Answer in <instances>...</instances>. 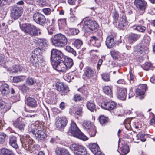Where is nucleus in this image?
Masks as SVG:
<instances>
[{"label": "nucleus", "mask_w": 155, "mask_h": 155, "mask_svg": "<svg viewBox=\"0 0 155 155\" xmlns=\"http://www.w3.org/2000/svg\"><path fill=\"white\" fill-rule=\"evenodd\" d=\"M33 54L31 57L30 61L32 65L35 68L41 66L44 61L42 56L41 55V50L39 48L35 49L33 51Z\"/></svg>", "instance_id": "nucleus-1"}, {"label": "nucleus", "mask_w": 155, "mask_h": 155, "mask_svg": "<svg viewBox=\"0 0 155 155\" xmlns=\"http://www.w3.org/2000/svg\"><path fill=\"white\" fill-rule=\"evenodd\" d=\"M140 37L139 35L135 34L130 33L129 35L128 41L130 43H132L139 39Z\"/></svg>", "instance_id": "nucleus-26"}, {"label": "nucleus", "mask_w": 155, "mask_h": 155, "mask_svg": "<svg viewBox=\"0 0 155 155\" xmlns=\"http://www.w3.org/2000/svg\"><path fill=\"white\" fill-rule=\"evenodd\" d=\"M70 148L77 155H85L87 153L86 149L83 146H70Z\"/></svg>", "instance_id": "nucleus-12"}, {"label": "nucleus", "mask_w": 155, "mask_h": 155, "mask_svg": "<svg viewBox=\"0 0 155 155\" xmlns=\"http://www.w3.org/2000/svg\"><path fill=\"white\" fill-rule=\"evenodd\" d=\"M23 147L26 150L31 153L33 152L37 149L35 146H23Z\"/></svg>", "instance_id": "nucleus-39"}, {"label": "nucleus", "mask_w": 155, "mask_h": 155, "mask_svg": "<svg viewBox=\"0 0 155 155\" xmlns=\"http://www.w3.org/2000/svg\"><path fill=\"white\" fill-rule=\"evenodd\" d=\"M106 44L107 47L109 48H111L115 45V41L113 36H109L107 38Z\"/></svg>", "instance_id": "nucleus-23"}, {"label": "nucleus", "mask_w": 155, "mask_h": 155, "mask_svg": "<svg viewBox=\"0 0 155 155\" xmlns=\"http://www.w3.org/2000/svg\"><path fill=\"white\" fill-rule=\"evenodd\" d=\"M92 128L88 130V132L91 137H94L96 134V131L95 126H92Z\"/></svg>", "instance_id": "nucleus-41"}, {"label": "nucleus", "mask_w": 155, "mask_h": 155, "mask_svg": "<svg viewBox=\"0 0 155 155\" xmlns=\"http://www.w3.org/2000/svg\"><path fill=\"white\" fill-rule=\"evenodd\" d=\"M74 98V101L76 102L80 101L82 99V98L78 94L75 95Z\"/></svg>", "instance_id": "nucleus-56"}, {"label": "nucleus", "mask_w": 155, "mask_h": 155, "mask_svg": "<svg viewBox=\"0 0 155 155\" xmlns=\"http://www.w3.org/2000/svg\"><path fill=\"white\" fill-rule=\"evenodd\" d=\"M56 86L57 90L62 94V95L68 93L69 91L68 87L64 85L62 82L57 83Z\"/></svg>", "instance_id": "nucleus-16"}, {"label": "nucleus", "mask_w": 155, "mask_h": 155, "mask_svg": "<svg viewBox=\"0 0 155 155\" xmlns=\"http://www.w3.org/2000/svg\"><path fill=\"white\" fill-rule=\"evenodd\" d=\"M19 89L23 92H26L28 90V88L26 86L24 85L20 86H19Z\"/></svg>", "instance_id": "nucleus-57"}, {"label": "nucleus", "mask_w": 155, "mask_h": 155, "mask_svg": "<svg viewBox=\"0 0 155 155\" xmlns=\"http://www.w3.org/2000/svg\"><path fill=\"white\" fill-rule=\"evenodd\" d=\"M63 54L60 50L53 49L51 51V60L54 61L61 59L63 57Z\"/></svg>", "instance_id": "nucleus-8"}, {"label": "nucleus", "mask_w": 155, "mask_h": 155, "mask_svg": "<svg viewBox=\"0 0 155 155\" xmlns=\"http://www.w3.org/2000/svg\"><path fill=\"white\" fill-rule=\"evenodd\" d=\"M146 27L143 26L139 25L137 26L135 28V29L138 31L143 33L146 30Z\"/></svg>", "instance_id": "nucleus-47"}, {"label": "nucleus", "mask_w": 155, "mask_h": 155, "mask_svg": "<svg viewBox=\"0 0 155 155\" xmlns=\"http://www.w3.org/2000/svg\"><path fill=\"white\" fill-rule=\"evenodd\" d=\"M63 61L68 69L71 68L73 64V60L68 57H64Z\"/></svg>", "instance_id": "nucleus-28"}, {"label": "nucleus", "mask_w": 155, "mask_h": 155, "mask_svg": "<svg viewBox=\"0 0 155 155\" xmlns=\"http://www.w3.org/2000/svg\"><path fill=\"white\" fill-rule=\"evenodd\" d=\"M150 41V37L148 36H145L143 38V42L148 44L149 43Z\"/></svg>", "instance_id": "nucleus-54"}, {"label": "nucleus", "mask_w": 155, "mask_h": 155, "mask_svg": "<svg viewBox=\"0 0 155 155\" xmlns=\"http://www.w3.org/2000/svg\"><path fill=\"white\" fill-rule=\"evenodd\" d=\"M83 44L82 41L79 39L76 40L74 43V45L78 49Z\"/></svg>", "instance_id": "nucleus-43"}, {"label": "nucleus", "mask_w": 155, "mask_h": 155, "mask_svg": "<svg viewBox=\"0 0 155 155\" xmlns=\"http://www.w3.org/2000/svg\"><path fill=\"white\" fill-rule=\"evenodd\" d=\"M103 90L106 94L110 96H112V91L110 87L108 86H105L103 88Z\"/></svg>", "instance_id": "nucleus-37"}, {"label": "nucleus", "mask_w": 155, "mask_h": 155, "mask_svg": "<svg viewBox=\"0 0 155 155\" xmlns=\"http://www.w3.org/2000/svg\"><path fill=\"white\" fill-rule=\"evenodd\" d=\"M23 137L26 141V143L25 144V145H30L33 144L34 142L33 140L29 137L28 135H24Z\"/></svg>", "instance_id": "nucleus-34"}, {"label": "nucleus", "mask_w": 155, "mask_h": 155, "mask_svg": "<svg viewBox=\"0 0 155 155\" xmlns=\"http://www.w3.org/2000/svg\"><path fill=\"white\" fill-rule=\"evenodd\" d=\"M34 41L35 43L41 47L42 48L46 47L48 45V41L44 39L36 38L34 40Z\"/></svg>", "instance_id": "nucleus-19"}, {"label": "nucleus", "mask_w": 155, "mask_h": 155, "mask_svg": "<svg viewBox=\"0 0 155 155\" xmlns=\"http://www.w3.org/2000/svg\"><path fill=\"white\" fill-rule=\"evenodd\" d=\"M34 21L37 24L43 25L46 21L45 16L39 12H36L33 15Z\"/></svg>", "instance_id": "nucleus-13"}, {"label": "nucleus", "mask_w": 155, "mask_h": 155, "mask_svg": "<svg viewBox=\"0 0 155 155\" xmlns=\"http://www.w3.org/2000/svg\"><path fill=\"white\" fill-rule=\"evenodd\" d=\"M119 17V14L116 12L113 13V17L114 20V22H116L115 21L118 19Z\"/></svg>", "instance_id": "nucleus-62"}, {"label": "nucleus", "mask_w": 155, "mask_h": 155, "mask_svg": "<svg viewBox=\"0 0 155 155\" xmlns=\"http://www.w3.org/2000/svg\"><path fill=\"white\" fill-rule=\"evenodd\" d=\"M11 72L12 73H16L18 71H22V68L19 65H15V67L12 68L10 69Z\"/></svg>", "instance_id": "nucleus-35"}, {"label": "nucleus", "mask_w": 155, "mask_h": 155, "mask_svg": "<svg viewBox=\"0 0 155 155\" xmlns=\"http://www.w3.org/2000/svg\"><path fill=\"white\" fill-rule=\"evenodd\" d=\"M152 64L149 62H146L142 66V68L145 70H148L151 67Z\"/></svg>", "instance_id": "nucleus-49"}, {"label": "nucleus", "mask_w": 155, "mask_h": 155, "mask_svg": "<svg viewBox=\"0 0 155 155\" xmlns=\"http://www.w3.org/2000/svg\"><path fill=\"white\" fill-rule=\"evenodd\" d=\"M22 30L31 36H37L41 34V31L40 29L30 24H24L20 26Z\"/></svg>", "instance_id": "nucleus-4"}, {"label": "nucleus", "mask_w": 155, "mask_h": 155, "mask_svg": "<svg viewBox=\"0 0 155 155\" xmlns=\"http://www.w3.org/2000/svg\"><path fill=\"white\" fill-rule=\"evenodd\" d=\"M147 85L146 84H141L138 86L136 91L137 95H142L144 94L146 89Z\"/></svg>", "instance_id": "nucleus-27"}, {"label": "nucleus", "mask_w": 155, "mask_h": 155, "mask_svg": "<svg viewBox=\"0 0 155 155\" xmlns=\"http://www.w3.org/2000/svg\"><path fill=\"white\" fill-rule=\"evenodd\" d=\"M0 90L2 95L7 96L10 92L8 85L6 84H3L0 82Z\"/></svg>", "instance_id": "nucleus-17"}, {"label": "nucleus", "mask_w": 155, "mask_h": 155, "mask_svg": "<svg viewBox=\"0 0 155 155\" xmlns=\"http://www.w3.org/2000/svg\"><path fill=\"white\" fill-rule=\"evenodd\" d=\"M94 71L91 68H87L84 71V76H85V79H90L94 75Z\"/></svg>", "instance_id": "nucleus-20"}, {"label": "nucleus", "mask_w": 155, "mask_h": 155, "mask_svg": "<svg viewBox=\"0 0 155 155\" xmlns=\"http://www.w3.org/2000/svg\"><path fill=\"white\" fill-rule=\"evenodd\" d=\"M68 133L71 134L74 137L82 140H87V137L80 131L76 124L73 121H71Z\"/></svg>", "instance_id": "nucleus-3"}, {"label": "nucleus", "mask_w": 155, "mask_h": 155, "mask_svg": "<svg viewBox=\"0 0 155 155\" xmlns=\"http://www.w3.org/2000/svg\"><path fill=\"white\" fill-rule=\"evenodd\" d=\"M13 125L15 127L17 128L21 131L24 130L25 125L24 122L18 120L13 122Z\"/></svg>", "instance_id": "nucleus-25"}, {"label": "nucleus", "mask_w": 155, "mask_h": 155, "mask_svg": "<svg viewBox=\"0 0 155 155\" xmlns=\"http://www.w3.org/2000/svg\"><path fill=\"white\" fill-rule=\"evenodd\" d=\"M22 12V9L21 7H12L11 11V16L14 19H17L21 15Z\"/></svg>", "instance_id": "nucleus-11"}, {"label": "nucleus", "mask_w": 155, "mask_h": 155, "mask_svg": "<svg viewBox=\"0 0 155 155\" xmlns=\"http://www.w3.org/2000/svg\"><path fill=\"white\" fill-rule=\"evenodd\" d=\"M9 144L10 145H18L17 143L16 137L13 136H11L9 137Z\"/></svg>", "instance_id": "nucleus-36"}, {"label": "nucleus", "mask_w": 155, "mask_h": 155, "mask_svg": "<svg viewBox=\"0 0 155 155\" xmlns=\"http://www.w3.org/2000/svg\"><path fill=\"white\" fill-rule=\"evenodd\" d=\"M40 124H38V122L29 124L28 127V131L29 133H31L33 135L36 133L37 130L38 126Z\"/></svg>", "instance_id": "nucleus-18"}, {"label": "nucleus", "mask_w": 155, "mask_h": 155, "mask_svg": "<svg viewBox=\"0 0 155 155\" xmlns=\"http://www.w3.org/2000/svg\"><path fill=\"white\" fill-rule=\"evenodd\" d=\"M107 118L104 116H101L99 117V121L102 125L104 124L107 122Z\"/></svg>", "instance_id": "nucleus-50"}, {"label": "nucleus", "mask_w": 155, "mask_h": 155, "mask_svg": "<svg viewBox=\"0 0 155 155\" xmlns=\"http://www.w3.org/2000/svg\"><path fill=\"white\" fill-rule=\"evenodd\" d=\"M91 152L97 155H102L100 151L99 146H88Z\"/></svg>", "instance_id": "nucleus-29"}, {"label": "nucleus", "mask_w": 155, "mask_h": 155, "mask_svg": "<svg viewBox=\"0 0 155 155\" xmlns=\"http://www.w3.org/2000/svg\"><path fill=\"white\" fill-rule=\"evenodd\" d=\"M83 128L87 130L92 128V126H94L89 121H84L83 124Z\"/></svg>", "instance_id": "nucleus-32"}, {"label": "nucleus", "mask_w": 155, "mask_h": 155, "mask_svg": "<svg viewBox=\"0 0 155 155\" xmlns=\"http://www.w3.org/2000/svg\"><path fill=\"white\" fill-rule=\"evenodd\" d=\"M56 155H71L68 150L64 148H57L55 150Z\"/></svg>", "instance_id": "nucleus-24"}, {"label": "nucleus", "mask_w": 155, "mask_h": 155, "mask_svg": "<svg viewBox=\"0 0 155 155\" xmlns=\"http://www.w3.org/2000/svg\"><path fill=\"white\" fill-rule=\"evenodd\" d=\"M36 82L32 78H28L26 80V84L29 85H33Z\"/></svg>", "instance_id": "nucleus-46"}, {"label": "nucleus", "mask_w": 155, "mask_h": 155, "mask_svg": "<svg viewBox=\"0 0 155 155\" xmlns=\"http://www.w3.org/2000/svg\"><path fill=\"white\" fill-rule=\"evenodd\" d=\"M127 94V90L126 89L120 88L118 90V97L121 100H124L126 99Z\"/></svg>", "instance_id": "nucleus-21"}, {"label": "nucleus", "mask_w": 155, "mask_h": 155, "mask_svg": "<svg viewBox=\"0 0 155 155\" xmlns=\"http://www.w3.org/2000/svg\"><path fill=\"white\" fill-rule=\"evenodd\" d=\"M134 4L140 12H141V15L145 12L147 6V2L144 0H135Z\"/></svg>", "instance_id": "nucleus-9"}, {"label": "nucleus", "mask_w": 155, "mask_h": 155, "mask_svg": "<svg viewBox=\"0 0 155 155\" xmlns=\"http://www.w3.org/2000/svg\"><path fill=\"white\" fill-rule=\"evenodd\" d=\"M68 121L64 117H57L56 119L55 125L59 130H62L67 125Z\"/></svg>", "instance_id": "nucleus-7"}, {"label": "nucleus", "mask_w": 155, "mask_h": 155, "mask_svg": "<svg viewBox=\"0 0 155 155\" xmlns=\"http://www.w3.org/2000/svg\"><path fill=\"white\" fill-rule=\"evenodd\" d=\"M25 102L28 106L32 108H35L37 105L36 101L31 97H28L25 101Z\"/></svg>", "instance_id": "nucleus-22"}, {"label": "nucleus", "mask_w": 155, "mask_h": 155, "mask_svg": "<svg viewBox=\"0 0 155 155\" xmlns=\"http://www.w3.org/2000/svg\"><path fill=\"white\" fill-rule=\"evenodd\" d=\"M110 53L112 58L114 59H117L119 55V53L114 50H112Z\"/></svg>", "instance_id": "nucleus-44"}, {"label": "nucleus", "mask_w": 155, "mask_h": 155, "mask_svg": "<svg viewBox=\"0 0 155 155\" xmlns=\"http://www.w3.org/2000/svg\"><path fill=\"white\" fill-rule=\"evenodd\" d=\"M82 113V108L81 107L78 108L75 111V114L79 115H81Z\"/></svg>", "instance_id": "nucleus-59"}, {"label": "nucleus", "mask_w": 155, "mask_h": 155, "mask_svg": "<svg viewBox=\"0 0 155 155\" xmlns=\"http://www.w3.org/2000/svg\"><path fill=\"white\" fill-rule=\"evenodd\" d=\"M117 104L113 101H104L102 102L101 107L105 110H111L116 107Z\"/></svg>", "instance_id": "nucleus-15"}, {"label": "nucleus", "mask_w": 155, "mask_h": 155, "mask_svg": "<svg viewBox=\"0 0 155 155\" xmlns=\"http://www.w3.org/2000/svg\"><path fill=\"white\" fill-rule=\"evenodd\" d=\"M42 11L45 15H48L51 13V10L49 8H46L43 9Z\"/></svg>", "instance_id": "nucleus-55"}, {"label": "nucleus", "mask_w": 155, "mask_h": 155, "mask_svg": "<svg viewBox=\"0 0 155 155\" xmlns=\"http://www.w3.org/2000/svg\"><path fill=\"white\" fill-rule=\"evenodd\" d=\"M64 79L68 82L71 81V80L74 79V76L70 73L66 74L64 75Z\"/></svg>", "instance_id": "nucleus-40"}, {"label": "nucleus", "mask_w": 155, "mask_h": 155, "mask_svg": "<svg viewBox=\"0 0 155 155\" xmlns=\"http://www.w3.org/2000/svg\"><path fill=\"white\" fill-rule=\"evenodd\" d=\"M101 42L99 39L96 41L94 44V46L97 47V48H98L99 47H100L101 46Z\"/></svg>", "instance_id": "nucleus-64"}, {"label": "nucleus", "mask_w": 155, "mask_h": 155, "mask_svg": "<svg viewBox=\"0 0 155 155\" xmlns=\"http://www.w3.org/2000/svg\"><path fill=\"white\" fill-rule=\"evenodd\" d=\"M115 26L119 29L124 30L127 27L128 22L125 15L124 13L122 15L118 22H114Z\"/></svg>", "instance_id": "nucleus-6"}, {"label": "nucleus", "mask_w": 155, "mask_h": 155, "mask_svg": "<svg viewBox=\"0 0 155 155\" xmlns=\"http://www.w3.org/2000/svg\"><path fill=\"white\" fill-rule=\"evenodd\" d=\"M129 75L130 82L131 83V81L133 82L134 79V77L133 74L132 73V70H130L129 72Z\"/></svg>", "instance_id": "nucleus-63"}, {"label": "nucleus", "mask_w": 155, "mask_h": 155, "mask_svg": "<svg viewBox=\"0 0 155 155\" xmlns=\"http://www.w3.org/2000/svg\"><path fill=\"white\" fill-rule=\"evenodd\" d=\"M86 107L90 111L93 112L96 111V105L94 102L92 101H87L86 104Z\"/></svg>", "instance_id": "nucleus-30"}, {"label": "nucleus", "mask_w": 155, "mask_h": 155, "mask_svg": "<svg viewBox=\"0 0 155 155\" xmlns=\"http://www.w3.org/2000/svg\"><path fill=\"white\" fill-rule=\"evenodd\" d=\"M102 79L105 81H110V76L108 74L104 73L101 75Z\"/></svg>", "instance_id": "nucleus-51"}, {"label": "nucleus", "mask_w": 155, "mask_h": 155, "mask_svg": "<svg viewBox=\"0 0 155 155\" xmlns=\"http://www.w3.org/2000/svg\"><path fill=\"white\" fill-rule=\"evenodd\" d=\"M65 49L67 51L72 53L74 56H76V51L71 46H66Z\"/></svg>", "instance_id": "nucleus-42"}, {"label": "nucleus", "mask_w": 155, "mask_h": 155, "mask_svg": "<svg viewBox=\"0 0 155 155\" xmlns=\"http://www.w3.org/2000/svg\"><path fill=\"white\" fill-rule=\"evenodd\" d=\"M83 25L82 30L85 32H88L94 30L98 26V24L94 21L89 19L83 20L80 23Z\"/></svg>", "instance_id": "nucleus-5"}, {"label": "nucleus", "mask_w": 155, "mask_h": 155, "mask_svg": "<svg viewBox=\"0 0 155 155\" xmlns=\"http://www.w3.org/2000/svg\"><path fill=\"white\" fill-rule=\"evenodd\" d=\"M71 32V35H75L78 33L79 31L78 29H71L70 30Z\"/></svg>", "instance_id": "nucleus-58"}, {"label": "nucleus", "mask_w": 155, "mask_h": 155, "mask_svg": "<svg viewBox=\"0 0 155 155\" xmlns=\"http://www.w3.org/2000/svg\"><path fill=\"white\" fill-rule=\"evenodd\" d=\"M38 126L37 130L34 135L38 140H43L47 137L45 130L41 124Z\"/></svg>", "instance_id": "nucleus-10"}, {"label": "nucleus", "mask_w": 155, "mask_h": 155, "mask_svg": "<svg viewBox=\"0 0 155 155\" xmlns=\"http://www.w3.org/2000/svg\"><path fill=\"white\" fill-rule=\"evenodd\" d=\"M0 155H14L12 150L6 148L0 149Z\"/></svg>", "instance_id": "nucleus-31"}, {"label": "nucleus", "mask_w": 155, "mask_h": 155, "mask_svg": "<svg viewBox=\"0 0 155 155\" xmlns=\"http://www.w3.org/2000/svg\"><path fill=\"white\" fill-rule=\"evenodd\" d=\"M58 23L60 29L63 28L66 25V20L65 19L58 20Z\"/></svg>", "instance_id": "nucleus-38"}, {"label": "nucleus", "mask_w": 155, "mask_h": 155, "mask_svg": "<svg viewBox=\"0 0 155 155\" xmlns=\"http://www.w3.org/2000/svg\"><path fill=\"white\" fill-rule=\"evenodd\" d=\"M23 80V77L21 76L15 77L13 78V81L14 82L17 83L20 82Z\"/></svg>", "instance_id": "nucleus-53"}, {"label": "nucleus", "mask_w": 155, "mask_h": 155, "mask_svg": "<svg viewBox=\"0 0 155 155\" xmlns=\"http://www.w3.org/2000/svg\"><path fill=\"white\" fill-rule=\"evenodd\" d=\"M53 67L55 70L60 72H63L68 69L62 60L54 62L53 64Z\"/></svg>", "instance_id": "nucleus-14"}, {"label": "nucleus", "mask_w": 155, "mask_h": 155, "mask_svg": "<svg viewBox=\"0 0 155 155\" xmlns=\"http://www.w3.org/2000/svg\"><path fill=\"white\" fill-rule=\"evenodd\" d=\"M6 135L4 133L0 134V143L3 144L5 142V139L6 138Z\"/></svg>", "instance_id": "nucleus-52"}, {"label": "nucleus", "mask_w": 155, "mask_h": 155, "mask_svg": "<svg viewBox=\"0 0 155 155\" xmlns=\"http://www.w3.org/2000/svg\"><path fill=\"white\" fill-rule=\"evenodd\" d=\"M90 41L91 42L94 43L96 41L99 39V38H98L95 36H92L91 37Z\"/></svg>", "instance_id": "nucleus-60"}, {"label": "nucleus", "mask_w": 155, "mask_h": 155, "mask_svg": "<svg viewBox=\"0 0 155 155\" xmlns=\"http://www.w3.org/2000/svg\"><path fill=\"white\" fill-rule=\"evenodd\" d=\"M36 4L40 6L43 7L47 4L45 0H37Z\"/></svg>", "instance_id": "nucleus-45"}, {"label": "nucleus", "mask_w": 155, "mask_h": 155, "mask_svg": "<svg viewBox=\"0 0 155 155\" xmlns=\"http://www.w3.org/2000/svg\"><path fill=\"white\" fill-rule=\"evenodd\" d=\"M119 147V146H118ZM120 150L121 153L122 155L127 154L129 151V146H121L120 147H118Z\"/></svg>", "instance_id": "nucleus-33"}, {"label": "nucleus", "mask_w": 155, "mask_h": 155, "mask_svg": "<svg viewBox=\"0 0 155 155\" xmlns=\"http://www.w3.org/2000/svg\"><path fill=\"white\" fill-rule=\"evenodd\" d=\"M51 41L55 47L62 48L67 44L68 39L66 36L61 33H58L52 37Z\"/></svg>", "instance_id": "nucleus-2"}, {"label": "nucleus", "mask_w": 155, "mask_h": 155, "mask_svg": "<svg viewBox=\"0 0 155 155\" xmlns=\"http://www.w3.org/2000/svg\"><path fill=\"white\" fill-rule=\"evenodd\" d=\"M48 32L50 35L52 34L54 32L53 27L52 26H49L48 28Z\"/></svg>", "instance_id": "nucleus-61"}, {"label": "nucleus", "mask_w": 155, "mask_h": 155, "mask_svg": "<svg viewBox=\"0 0 155 155\" xmlns=\"http://www.w3.org/2000/svg\"><path fill=\"white\" fill-rule=\"evenodd\" d=\"M59 142V139L57 136L54 138H51L49 141L50 143L52 144H55Z\"/></svg>", "instance_id": "nucleus-48"}]
</instances>
